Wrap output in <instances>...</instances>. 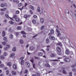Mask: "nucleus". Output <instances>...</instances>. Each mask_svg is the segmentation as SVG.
Returning <instances> with one entry per match:
<instances>
[{
    "label": "nucleus",
    "instance_id": "1",
    "mask_svg": "<svg viewBox=\"0 0 76 76\" xmlns=\"http://www.w3.org/2000/svg\"><path fill=\"white\" fill-rule=\"evenodd\" d=\"M56 50L58 51V55H60L61 54L60 53V52H61V49L59 47H57L56 48Z\"/></svg>",
    "mask_w": 76,
    "mask_h": 76
},
{
    "label": "nucleus",
    "instance_id": "2",
    "mask_svg": "<svg viewBox=\"0 0 76 76\" xmlns=\"http://www.w3.org/2000/svg\"><path fill=\"white\" fill-rule=\"evenodd\" d=\"M64 60L65 62H69L70 61V59L69 58H66L64 59Z\"/></svg>",
    "mask_w": 76,
    "mask_h": 76
},
{
    "label": "nucleus",
    "instance_id": "3",
    "mask_svg": "<svg viewBox=\"0 0 76 76\" xmlns=\"http://www.w3.org/2000/svg\"><path fill=\"white\" fill-rule=\"evenodd\" d=\"M65 53L66 54H67V55H69V54H70V51L68 49H66Z\"/></svg>",
    "mask_w": 76,
    "mask_h": 76
},
{
    "label": "nucleus",
    "instance_id": "4",
    "mask_svg": "<svg viewBox=\"0 0 76 76\" xmlns=\"http://www.w3.org/2000/svg\"><path fill=\"white\" fill-rule=\"evenodd\" d=\"M40 21L41 23H43L44 22V20L43 18H40Z\"/></svg>",
    "mask_w": 76,
    "mask_h": 76
},
{
    "label": "nucleus",
    "instance_id": "5",
    "mask_svg": "<svg viewBox=\"0 0 76 76\" xmlns=\"http://www.w3.org/2000/svg\"><path fill=\"white\" fill-rule=\"evenodd\" d=\"M62 70H63V72L64 74H67V72H66V71L65 70V68H63L62 69Z\"/></svg>",
    "mask_w": 76,
    "mask_h": 76
},
{
    "label": "nucleus",
    "instance_id": "6",
    "mask_svg": "<svg viewBox=\"0 0 76 76\" xmlns=\"http://www.w3.org/2000/svg\"><path fill=\"white\" fill-rule=\"evenodd\" d=\"M26 66L27 67H29L30 66V64L28 62H27L26 63Z\"/></svg>",
    "mask_w": 76,
    "mask_h": 76
},
{
    "label": "nucleus",
    "instance_id": "7",
    "mask_svg": "<svg viewBox=\"0 0 76 76\" xmlns=\"http://www.w3.org/2000/svg\"><path fill=\"white\" fill-rule=\"evenodd\" d=\"M12 67L14 69H17V66H16V64H13V65Z\"/></svg>",
    "mask_w": 76,
    "mask_h": 76
},
{
    "label": "nucleus",
    "instance_id": "8",
    "mask_svg": "<svg viewBox=\"0 0 76 76\" xmlns=\"http://www.w3.org/2000/svg\"><path fill=\"white\" fill-rule=\"evenodd\" d=\"M6 10H7V8H5L3 9H1L0 10L1 12H4V11H5Z\"/></svg>",
    "mask_w": 76,
    "mask_h": 76
},
{
    "label": "nucleus",
    "instance_id": "9",
    "mask_svg": "<svg viewBox=\"0 0 76 76\" xmlns=\"http://www.w3.org/2000/svg\"><path fill=\"white\" fill-rule=\"evenodd\" d=\"M49 38L50 39H53L54 40L55 39V37L53 36H50L49 37Z\"/></svg>",
    "mask_w": 76,
    "mask_h": 76
},
{
    "label": "nucleus",
    "instance_id": "10",
    "mask_svg": "<svg viewBox=\"0 0 76 76\" xmlns=\"http://www.w3.org/2000/svg\"><path fill=\"white\" fill-rule=\"evenodd\" d=\"M7 65L8 66L10 67V66H11V65H12V63L11 62H8L7 64Z\"/></svg>",
    "mask_w": 76,
    "mask_h": 76
},
{
    "label": "nucleus",
    "instance_id": "11",
    "mask_svg": "<svg viewBox=\"0 0 76 76\" xmlns=\"http://www.w3.org/2000/svg\"><path fill=\"white\" fill-rule=\"evenodd\" d=\"M22 28V27H21L19 26L17 27V29L18 30H21V29Z\"/></svg>",
    "mask_w": 76,
    "mask_h": 76
},
{
    "label": "nucleus",
    "instance_id": "12",
    "mask_svg": "<svg viewBox=\"0 0 76 76\" xmlns=\"http://www.w3.org/2000/svg\"><path fill=\"white\" fill-rule=\"evenodd\" d=\"M65 14H68L69 13V10H66L65 11Z\"/></svg>",
    "mask_w": 76,
    "mask_h": 76
},
{
    "label": "nucleus",
    "instance_id": "13",
    "mask_svg": "<svg viewBox=\"0 0 76 76\" xmlns=\"http://www.w3.org/2000/svg\"><path fill=\"white\" fill-rule=\"evenodd\" d=\"M56 56V55L55 54H52L50 55V57H55V56Z\"/></svg>",
    "mask_w": 76,
    "mask_h": 76
},
{
    "label": "nucleus",
    "instance_id": "14",
    "mask_svg": "<svg viewBox=\"0 0 76 76\" xmlns=\"http://www.w3.org/2000/svg\"><path fill=\"white\" fill-rule=\"evenodd\" d=\"M0 58L1 59V60H3L5 58H4V57L3 56H1Z\"/></svg>",
    "mask_w": 76,
    "mask_h": 76
},
{
    "label": "nucleus",
    "instance_id": "15",
    "mask_svg": "<svg viewBox=\"0 0 76 76\" xmlns=\"http://www.w3.org/2000/svg\"><path fill=\"white\" fill-rule=\"evenodd\" d=\"M24 60H22L21 61V64L22 65H23V64H24Z\"/></svg>",
    "mask_w": 76,
    "mask_h": 76
},
{
    "label": "nucleus",
    "instance_id": "16",
    "mask_svg": "<svg viewBox=\"0 0 76 76\" xmlns=\"http://www.w3.org/2000/svg\"><path fill=\"white\" fill-rule=\"evenodd\" d=\"M30 49L31 50H34L35 49V48L33 46H31L30 48Z\"/></svg>",
    "mask_w": 76,
    "mask_h": 76
},
{
    "label": "nucleus",
    "instance_id": "17",
    "mask_svg": "<svg viewBox=\"0 0 76 76\" xmlns=\"http://www.w3.org/2000/svg\"><path fill=\"white\" fill-rule=\"evenodd\" d=\"M12 75H16V72L15 71H12Z\"/></svg>",
    "mask_w": 76,
    "mask_h": 76
},
{
    "label": "nucleus",
    "instance_id": "18",
    "mask_svg": "<svg viewBox=\"0 0 76 76\" xmlns=\"http://www.w3.org/2000/svg\"><path fill=\"white\" fill-rule=\"evenodd\" d=\"M9 37L10 39H13V35L12 34H10Z\"/></svg>",
    "mask_w": 76,
    "mask_h": 76
},
{
    "label": "nucleus",
    "instance_id": "19",
    "mask_svg": "<svg viewBox=\"0 0 76 76\" xmlns=\"http://www.w3.org/2000/svg\"><path fill=\"white\" fill-rule=\"evenodd\" d=\"M5 31H2L3 37H4V36H5Z\"/></svg>",
    "mask_w": 76,
    "mask_h": 76
},
{
    "label": "nucleus",
    "instance_id": "20",
    "mask_svg": "<svg viewBox=\"0 0 76 76\" xmlns=\"http://www.w3.org/2000/svg\"><path fill=\"white\" fill-rule=\"evenodd\" d=\"M15 53H12L11 55V57H13L15 56Z\"/></svg>",
    "mask_w": 76,
    "mask_h": 76
},
{
    "label": "nucleus",
    "instance_id": "21",
    "mask_svg": "<svg viewBox=\"0 0 76 76\" xmlns=\"http://www.w3.org/2000/svg\"><path fill=\"white\" fill-rule=\"evenodd\" d=\"M45 67H50V65L48 64H45Z\"/></svg>",
    "mask_w": 76,
    "mask_h": 76
},
{
    "label": "nucleus",
    "instance_id": "22",
    "mask_svg": "<svg viewBox=\"0 0 76 76\" xmlns=\"http://www.w3.org/2000/svg\"><path fill=\"white\" fill-rule=\"evenodd\" d=\"M30 9H32V10H34V8L32 5L30 6Z\"/></svg>",
    "mask_w": 76,
    "mask_h": 76
},
{
    "label": "nucleus",
    "instance_id": "23",
    "mask_svg": "<svg viewBox=\"0 0 76 76\" xmlns=\"http://www.w3.org/2000/svg\"><path fill=\"white\" fill-rule=\"evenodd\" d=\"M28 72V69H26L24 72V73H27Z\"/></svg>",
    "mask_w": 76,
    "mask_h": 76
},
{
    "label": "nucleus",
    "instance_id": "24",
    "mask_svg": "<svg viewBox=\"0 0 76 76\" xmlns=\"http://www.w3.org/2000/svg\"><path fill=\"white\" fill-rule=\"evenodd\" d=\"M16 47H14L12 49V51H16Z\"/></svg>",
    "mask_w": 76,
    "mask_h": 76
},
{
    "label": "nucleus",
    "instance_id": "25",
    "mask_svg": "<svg viewBox=\"0 0 76 76\" xmlns=\"http://www.w3.org/2000/svg\"><path fill=\"white\" fill-rule=\"evenodd\" d=\"M45 27V26L44 25L42 26L41 28V30H42Z\"/></svg>",
    "mask_w": 76,
    "mask_h": 76
},
{
    "label": "nucleus",
    "instance_id": "26",
    "mask_svg": "<svg viewBox=\"0 0 76 76\" xmlns=\"http://www.w3.org/2000/svg\"><path fill=\"white\" fill-rule=\"evenodd\" d=\"M38 55L39 56H42V53H39Z\"/></svg>",
    "mask_w": 76,
    "mask_h": 76
},
{
    "label": "nucleus",
    "instance_id": "27",
    "mask_svg": "<svg viewBox=\"0 0 76 76\" xmlns=\"http://www.w3.org/2000/svg\"><path fill=\"white\" fill-rule=\"evenodd\" d=\"M9 71L8 70H7L6 71V74L7 75H9Z\"/></svg>",
    "mask_w": 76,
    "mask_h": 76
},
{
    "label": "nucleus",
    "instance_id": "28",
    "mask_svg": "<svg viewBox=\"0 0 76 76\" xmlns=\"http://www.w3.org/2000/svg\"><path fill=\"white\" fill-rule=\"evenodd\" d=\"M2 45H6V42H2Z\"/></svg>",
    "mask_w": 76,
    "mask_h": 76
},
{
    "label": "nucleus",
    "instance_id": "29",
    "mask_svg": "<svg viewBox=\"0 0 76 76\" xmlns=\"http://www.w3.org/2000/svg\"><path fill=\"white\" fill-rule=\"evenodd\" d=\"M32 22L34 24L36 23V21H35V20H33L32 21Z\"/></svg>",
    "mask_w": 76,
    "mask_h": 76
},
{
    "label": "nucleus",
    "instance_id": "30",
    "mask_svg": "<svg viewBox=\"0 0 76 76\" xmlns=\"http://www.w3.org/2000/svg\"><path fill=\"white\" fill-rule=\"evenodd\" d=\"M30 61L31 62H32V63H34V58H32L30 60Z\"/></svg>",
    "mask_w": 76,
    "mask_h": 76
},
{
    "label": "nucleus",
    "instance_id": "31",
    "mask_svg": "<svg viewBox=\"0 0 76 76\" xmlns=\"http://www.w3.org/2000/svg\"><path fill=\"white\" fill-rule=\"evenodd\" d=\"M57 45H60V46H62L61 43H57Z\"/></svg>",
    "mask_w": 76,
    "mask_h": 76
},
{
    "label": "nucleus",
    "instance_id": "32",
    "mask_svg": "<svg viewBox=\"0 0 76 76\" xmlns=\"http://www.w3.org/2000/svg\"><path fill=\"white\" fill-rule=\"evenodd\" d=\"M7 53L6 52H4V56H7Z\"/></svg>",
    "mask_w": 76,
    "mask_h": 76
},
{
    "label": "nucleus",
    "instance_id": "33",
    "mask_svg": "<svg viewBox=\"0 0 76 76\" xmlns=\"http://www.w3.org/2000/svg\"><path fill=\"white\" fill-rule=\"evenodd\" d=\"M56 31L57 32V33H60V31H59L58 29L57 28L56 29Z\"/></svg>",
    "mask_w": 76,
    "mask_h": 76
},
{
    "label": "nucleus",
    "instance_id": "34",
    "mask_svg": "<svg viewBox=\"0 0 76 76\" xmlns=\"http://www.w3.org/2000/svg\"><path fill=\"white\" fill-rule=\"evenodd\" d=\"M50 33H51V34H53L54 33V30L52 29L50 31Z\"/></svg>",
    "mask_w": 76,
    "mask_h": 76
},
{
    "label": "nucleus",
    "instance_id": "35",
    "mask_svg": "<svg viewBox=\"0 0 76 76\" xmlns=\"http://www.w3.org/2000/svg\"><path fill=\"white\" fill-rule=\"evenodd\" d=\"M51 61H58V60H52Z\"/></svg>",
    "mask_w": 76,
    "mask_h": 76
},
{
    "label": "nucleus",
    "instance_id": "36",
    "mask_svg": "<svg viewBox=\"0 0 76 76\" xmlns=\"http://www.w3.org/2000/svg\"><path fill=\"white\" fill-rule=\"evenodd\" d=\"M22 6V3H20L18 5V7H20V6Z\"/></svg>",
    "mask_w": 76,
    "mask_h": 76
},
{
    "label": "nucleus",
    "instance_id": "37",
    "mask_svg": "<svg viewBox=\"0 0 76 76\" xmlns=\"http://www.w3.org/2000/svg\"><path fill=\"white\" fill-rule=\"evenodd\" d=\"M10 23L11 24H13L14 23V22H12V21H9Z\"/></svg>",
    "mask_w": 76,
    "mask_h": 76
},
{
    "label": "nucleus",
    "instance_id": "38",
    "mask_svg": "<svg viewBox=\"0 0 76 76\" xmlns=\"http://www.w3.org/2000/svg\"><path fill=\"white\" fill-rule=\"evenodd\" d=\"M1 7H4L5 6V5H4L1 4Z\"/></svg>",
    "mask_w": 76,
    "mask_h": 76
},
{
    "label": "nucleus",
    "instance_id": "39",
    "mask_svg": "<svg viewBox=\"0 0 76 76\" xmlns=\"http://www.w3.org/2000/svg\"><path fill=\"white\" fill-rule=\"evenodd\" d=\"M19 20H20L18 18H17L15 19V20L17 22H19Z\"/></svg>",
    "mask_w": 76,
    "mask_h": 76
},
{
    "label": "nucleus",
    "instance_id": "40",
    "mask_svg": "<svg viewBox=\"0 0 76 76\" xmlns=\"http://www.w3.org/2000/svg\"><path fill=\"white\" fill-rule=\"evenodd\" d=\"M21 34H26V33H25V32L23 31H21Z\"/></svg>",
    "mask_w": 76,
    "mask_h": 76
},
{
    "label": "nucleus",
    "instance_id": "41",
    "mask_svg": "<svg viewBox=\"0 0 76 76\" xmlns=\"http://www.w3.org/2000/svg\"><path fill=\"white\" fill-rule=\"evenodd\" d=\"M10 45H7L6 46V48H10Z\"/></svg>",
    "mask_w": 76,
    "mask_h": 76
},
{
    "label": "nucleus",
    "instance_id": "42",
    "mask_svg": "<svg viewBox=\"0 0 76 76\" xmlns=\"http://www.w3.org/2000/svg\"><path fill=\"white\" fill-rule=\"evenodd\" d=\"M46 41L47 43H48V42H49V39H47L46 40Z\"/></svg>",
    "mask_w": 76,
    "mask_h": 76
},
{
    "label": "nucleus",
    "instance_id": "43",
    "mask_svg": "<svg viewBox=\"0 0 76 76\" xmlns=\"http://www.w3.org/2000/svg\"><path fill=\"white\" fill-rule=\"evenodd\" d=\"M61 35V34H60V33H59L58 34L57 36L58 37H60Z\"/></svg>",
    "mask_w": 76,
    "mask_h": 76
},
{
    "label": "nucleus",
    "instance_id": "44",
    "mask_svg": "<svg viewBox=\"0 0 76 76\" xmlns=\"http://www.w3.org/2000/svg\"><path fill=\"white\" fill-rule=\"evenodd\" d=\"M69 45H71V47L72 46V44H70V43H71V41L70 40L69 41Z\"/></svg>",
    "mask_w": 76,
    "mask_h": 76
},
{
    "label": "nucleus",
    "instance_id": "45",
    "mask_svg": "<svg viewBox=\"0 0 76 76\" xmlns=\"http://www.w3.org/2000/svg\"><path fill=\"white\" fill-rule=\"evenodd\" d=\"M20 44H23V40H20Z\"/></svg>",
    "mask_w": 76,
    "mask_h": 76
},
{
    "label": "nucleus",
    "instance_id": "46",
    "mask_svg": "<svg viewBox=\"0 0 76 76\" xmlns=\"http://www.w3.org/2000/svg\"><path fill=\"white\" fill-rule=\"evenodd\" d=\"M69 75L70 76H72V72H70L69 73Z\"/></svg>",
    "mask_w": 76,
    "mask_h": 76
},
{
    "label": "nucleus",
    "instance_id": "47",
    "mask_svg": "<svg viewBox=\"0 0 76 76\" xmlns=\"http://www.w3.org/2000/svg\"><path fill=\"white\" fill-rule=\"evenodd\" d=\"M27 5H28V3H25V5L24 6V7H26V6H27Z\"/></svg>",
    "mask_w": 76,
    "mask_h": 76
},
{
    "label": "nucleus",
    "instance_id": "48",
    "mask_svg": "<svg viewBox=\"0 0 76 76\" xmlns=\"http://www.w3.org/2000/svg\"><path fill=\"white\" fill-rule=\"evenodd\" d=\"M15 34L16 35V36H18V35H19V33H18V32H15Z\"/></svg>",
    "mask_w": 76,
    "mask_h": 76
},
{
    "label": "nucleus",
    "instance_id": "49",
    "mask_svg": "<svg viewBox=\"0 0 76 76\" xmlns=\"http://www.w3.org/2000/svg\"><path fill=\"white\" fill-rule=\"evenodd\" d=\"M0 15H4V12H2L0 13Z\"/></svg>",
    "mask_w": 76,
    "mask_h": 76
},
{
    "label": "nucleus",
    "instance_id": "50",
    "mask_svg": "<svg viewBox=\"0 0 76 76\" xmlns=\"http://www.w3.org/2000/svg\"><path fill=\"white\" fill-rule=\"evenodd\" d=\"M5 16L6 17H7V18H9V17L7 14H5Z\"/></svg>",
    "mask_w": 76,
    "mask_h": 76
},
{
    "label": "nucleus",
    "instance_id": "51",
    "mask_svg": "<svg viewBox=\"0 0 76 76\" xmlns=\"http://www.w3.org/2000/svg\"><path fill=\"white\" fill-rule=\"evenodd\" d=\"M16 18H17V16H16V15H14V16L13 18L14 19H15Z\"/></svg>",
    "mask_w": 76,
    "mask_h": 76
},
{
    "label": "nucleus",
    "instance_id": "52",
    "mask_svg": "<svg viewBox=\"0 0 76 76\" xmlns=\"http://www.w3.org/2000/svg\"><path fill=\"white\" fill-rule=\"evenodd\" d=\"M7 39V37H4V41H6V40Z\"/></svg>",
    "mask_w": 76,
    "mask_h": 76
},
{
    "label": "nucleus",
    "instance_id": "53",
    "mask_svg": "<svg viewBox=\"0 0 76 76\" xmlns=\"http://www.w3.org/2000/svg\"><path fill=\"white\" fill-rule=\"evenodd\" d=\"M1 67H4V65L3 64H1L0 66Z\"/></svg>",
    "mask_w": 76,
    "mask_h": 76
},
{
    "label": "nucleus",
    "instance_id": "54",
    "mask_svg": "<svg viewBox=\"0 0 76 76\" xmlns=\"http://www.w3.org/2000/svg\"><path fill=\"white\" fill-rule=\"evenodd\" d=\"M72 70L73 72H76V69H72Z\"/></svg>",
    "mask_w": 76,
    "mask_h": 76
},
{
    "label": "nucleus",
    "instance_id": "55",
    "mask_svg": "<svg viewBox=\"0 0 76 76\" xmlns=\"http://www.w3.org/2000/svg\"><path fill=\"white\" fill-rule=\"evenodd\" d=\"M35 64H33V67H34V69H35Z\"/></svg>",
    "mask_w": 76,
    "mask_h": 76
},
{
    "label": "nucleus",
    "instance_id": "56",
    "mask_svg": "<svg viewBox=\"0 0 76 76\" xmlns=\"http://www.w3.org/2000/svg\"><path fill=\"white\" fill-rule=\"evenodd\" d=\"M13 1L14 2H15L16 3L18 2V0H13Z\"/></svg>",
    "mask_w": 76,
    "mask_h": 76
},
{
    "label": "nucleus",
    "instance_id": "57",
    "mask_svg": "<svg viewBox=\"0 0 76 76\" xmlns=\"http://www.w3.org/2000/svg\"><path fill=\"white\" fill-rule=\"evenodd\" d=\"M72 12V14H71V16H73V17L74 16V13H73V12Z\"/></svg>",
    "mask_w": 76,
    "mask_h": 76
},
{
    "label": "nucleus",
    "instance_id": "58",
    "mask_svg": "<svg viewBox=\"0 0 76 76\" xmlns=\"http://www.w3.org/2000/svg\"><path fill=\"white\" fill-rule=\"evenodd\" d=\"M24 18H26H26H28V16L27 15H24Z\"/></svg>",
    "mask_w": 76,
    "mask_h": 76
},
{
    "label": "nucleus",
    "instance_id": "59",
    "mask_svg": "<svg viewBox=\"0 0 76 76\" xmlns=\"http://www.w3.org/2000/svg\"><path fill=\"white\" fill-rule=\"evenodd\" d=\"M11 30H12V28H9V32H10L11 31Z\"/></svg>",
    "mask_w": 76,
    "mask_h": 76
},
{
    "label": "nucleus",
    "instance_id": "60",
    "mask_svg": "<svg viewBox=\"0 0 76 76\" xmlns=\"http://www.w3.org/2000/svg\"><path fill=\"white\" fill-rule=\"evenodd\" d=\"M38 12H41V10H40V7H38Z\"/></svg>",
    "mask_w": 76,
    "mask_h": 76
},
{
    "label": "nucleus",
    "instance_id": "61",
    "mask_svg": "<svg viewBox=\"0 0 76 76\" xmlns=\"http://www.w3.org/2000/svg\"><path fill=\"white\" fill-rule=\"evenodd\" d=\"M16 14H19V11H17L16 12Z\"/></svg>",
    "mask_w": 76,
    "mask_h": 76
},
{
    "label": "nucleus",
    "instance_id": "62",
    "mask_svg": "<svg viewBox=\"0 0 76 76\" xmlns=\"http://www.w3.org/2000/svg\"><path fill=\"white\" fill-rule=\"evenodd\" d=\"M33 17H34V18H37V15H34L33 16Z\"/></svg>",
    "mask_w": 76,
    "mask_h": 76
},
{
    "label": "nucleus",
    "instance_id": "63",
    "mask_svg": "<svg viewBox=\"0 0 76 76\" xmlns=\"http://www.w3.org/2000/svg\"><path fill=\"white\" fill-rule=\"evenodd\" d=\"M7 50V48H4V51H6Z\"/></svg>",
    "mask_w": 76,
    "mask_h": 76
},
{
    "label": "nucleus",
    "instance_id": "64",
    "mask_svg": "<svg viewBox=\"0 0 76 76\" xmlns=\"http://www.w3.org/2000/svg\"><path fill=\"white\" fill-rule=\"evenodd\" d=\"M23 58H24V57H21L20 58V60H23Z\"/></svg>",
    "mask_w": 76,
    "mask_h": 76
}]
</instances>
